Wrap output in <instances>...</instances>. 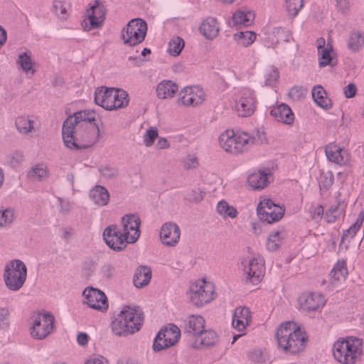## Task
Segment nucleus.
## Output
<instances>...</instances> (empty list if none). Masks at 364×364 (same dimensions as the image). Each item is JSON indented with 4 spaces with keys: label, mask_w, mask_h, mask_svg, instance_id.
I'll return each instance as SVG.
<instances>
[{
    "label": "nucleus",
    "mask_w": 364,
    "mask_h": 364,
    "mask_svg": "<svg viewBox=\"0 0 364 364\" xmlns=\"http://www.w3.org/2000/svg\"><path fill=\"white\" fill-rule=\"evenodd\" d=\"M94 110L85 109L70 115L63 122L62 136L65 146L70 149H87L97 142L100 129Z\"/></svg>",
    "instance_id": "f257e3e1"
},
{
    "label": "nucleus",
    "mask_w": 364,
    "mask_h": 364,
    "mask_svg": "<svg viewBox=\"0 0 364 364\" xmlns=\"http://www.w3.org/2000/svg\"><path fill=\"white\" fill-rule=\"evenodd\" d=\"M266 140L265 133L258 129L252 134L246 132H235L233 130H226L218 139L221 148L225 152L234 155L247 151L253 144H261Z\"/></svg>",
    "instance_id": "f03ea898"
},
{
    "label": "nucleus",
    "mask_w": 364,
    "mask_h": 364,
    "mask_svg": "<svg viewBox=\"0 0 364 364\" xmlns=\"http://www.w3.org/2000/svg\"><path fill=\"white\" fill-rule=\"evenodd\" d=\"M278 346L286 353L296 354L302 351L306 345L308 337L293 322L282 323L276 332Z\"/></svg>",
    "instance_id": "7ed1b4c3"
},
{
    "label": "nucleus",
    "mask_w": 364,
    "mask_h": 364,
    "mask_svg": "<svg viewBox=\"0 0 364 364\" xmlns=\"http://www.w3.org/2000/svg\"><path fill=\"white\" fill-rule=\"evenodd\" d=\"M144 322V314L139 307L124 306L112 321L111 327L117 336H127L139 331Z\"/></svg>",
    "instance_id": "20e7f679"
},
{
    "label": "nucleus",
    "mask_w": 364,
    "mask_h": 364,
    "mask_svg": "<svg viewBox=\"0 0 364 364\" xmlns=\"http://www.w3.org/2000/svg\"><path fill=\"white\" fill-rule=\"evenodd\" d=\"M335 359L342 364H355L361 360L363 340L355 337H347L336 341L333 346Z\"/></svg>",
    "instance_id": "39448f33"
},
{
    "label": "nucleus",
    "mask_w": 364,
    "mask_h": 364,
    "mask_svg": "<svg viewBox=\"0 0 364 364\" xmlns=\"http://www.w3.org/2000/svg\"><path fill=\"white\" fill-rule=\"evenodd\" d=\"M95 102L106 110L126 107L129 96L126 91L114 87H100L95 91Z\"/></svg>",
    "instance_id": "423d86ee"
},
{
    "label": "nucleus",
    "mask_w": 364,
    "mask_h": 364,
    "mask_svg": "<svg viewBox=\"0 0 364 364\" xmlns=\"http://www.w3.org/2000/svg\"><path fill=\"white\" fill-rule=\"evenodd\" d=\"M27 277V268L20 259H13L4 268V279L6 287L11 291H18L23 285Z\"/></svg>",
    "instance_id": "0eeeda50"
},
{
    "label": "nucleus",
    "mask_w": 364,
    "mask_h": 364,
    "mask_svg": "<svg viewBox=\"0 0 364 364\" xmlns=\"http://www.w3.org/2000/svg\"><path fill=\"white\" fill-rule=\"evenodd\" d=\"M146 32V22L141 18H133L122 28L121 38L124 44L134 46L144 40Z\"/></svg>",
    "instance_id": "6e6552de"
},
{
    "label": "nucleus",
    "mask_w": 364,
    "mask_h": 364,
    "mask_svg": "<svg viewBox=\"0 0 364 364\" xmlns=\"http://www.w3.org/2000/svg\"><path fill=\"white\" fill-rule=\"evenodd\" d=\"M214 285L205 280L192 284L188 292L191 303L196 306L208 304L215 298Z\"/></svg>",
    "instance_id": "1a4fd4ad"
},
{
    "label": "nucleus",
    "mask_w": 364,
    "mask_h": 364,
    "mask_svg": "<svg viewBox=\"0 0 364 364\" xmlns=\"http://www.w3.org/2000/svg\"><path fill=\"white\" fill-rule=\"evenodd\" d=\"M106 9L100 0H95L85 13V18L82 22L83 30L89 31L102 26L105 20Z\"/></svg>",
    "instance_id": "9d476101"
},
{
    "label": "nucleus",
    "mask_w": 364,
    "mask_h": 364,
    "mask_svg": "<svg viewBox=\"0 0 364 364\" xmlns=\"http://www.w3.org/2000/svg\"><path fill=\"white\" fill-rule=\"evenodd\" d=\"M54 321L55 318L50 313L37 314L31 327V336L38 340L46 338L53 332Z\"/></svg>",
    "instance_id": "9b49d317"
},
{
    "label": "nucleus",
    "mask_w": 364,
    "mask_h": 364,
    "mask_svg": "<svg viewBox=\"0 0 364 364\" xmlns=\"http://www.w3.org/2000/svg\"><path fill=\"white\" fill-rule=\"evenodd\" d=\"M181 336L180 329L174 324H169L168 326L161 328L156 335L154 343V351H159L175 345Z\"/></svg>",
    "instance_id": "f8f14e48"
},
{
    "label": "nucleus",
    "mask_w": 364,
    "mask_h": 364,
    "mask_svg": "<svg viewBox=\"0 0 364 364\" xmlns=\"http://www.w3.org/2000/svg\"><path fill=\"white\" fill-rule=\"evenodd\" d=\"M257 213L260 220L270 224L283 217L284 209L276 205L271 199H264L258 204Z\"/></svg>",
    "instance_id": "ddd939ff"
},
{
    "label": "nucleus",
    "mask_w": 364,
    "mask_h": 364,
    "mask_svg": "<svg viewBox=\"0 0 364 364\" xmlns=\"http://www.w3.org/2000/svg\"><path fill=\"white\" fill-rule=\"evenodd\" d=\"M103 239L107 245L112 250L120 252L129 243L128 236L124 232H121L116 225L107 227L103 232Z\"/></svg>",
    "instance_id": "4468645a"
},
{
    "label": "nucleus",
    "mask_w": 364,
    "mask_h": 364,
    "mask_svg": "<svg viewBox=\"0 0 364 364\" xmlns=\"http://www.w3.org/2000/svg\"><path fill=\"white\" fill-rule=\"evenodd\" d=\"M82 296L84 303L89 307L102 312L107 310L108 300L102 291L92 287H87L83 290Z\"/></svg>",
    "instance_id": "2eb2a0df"
},
{
    "label": "nucleus",
    "mask_w": 364,
    "mask_h": 364,
    "mask_svg": "<svg viewBox=\"0 0 364 364\" xmlns=\"http://www.w3.org/2000/svg\"><path fill=\"white\" fill-rule=\"evenodd\" d=\"M264 261L262 258H252L244 264L243 271L246 283L256 285L259 284L264 274Z\"/></svg>",
    "instance_id": "dca6fc26"
},
{
    "label": "nucleus",
    "mask_w": 364,
    "mask_h": 364,
    "mask_svg": "<svg viewBox=\"0 0 364 364\" xmlns=\"http://www.w3.org/2000/svg\"><path fill=\"white\" fill-rule=\"evenodd\" d=\"M205 100V93L198 87H186L178 94V103L184 106L196 107L201 105Z\"/></svg>",
    "instance_id": "f3484780"
},
{
    "label": "nucleus",
    "mask_w": 364,
    "mask_h": 364,
    "mask_svg": "<svg viewBox=\"0 0 364 364\" xmlns=\"http://www.w3.org/2000/svg\"><path fill=\"white\" fill-rule=\"evenodd\" d=\"M236 110L239 116L246 117L252 114L256 108V99L254 92L250 89H243L240 98L237 102Z\"/></svg>",
    "instance_id": "a211bd4d"
},
{
    "label": "nucleus",
    "mask_w": 364,
    "mask_h": 364,
    "mask_svg": "<svg viewBox=\"0 0 364 364\" xmlns=\"http://www.w3.org/2000/svg\"><path fill=\"white\" fill-rule=\"evenodd\" d=\"M300 308L306 312L316 311L321 309L326 299L321 294L304 293L298 299Z\"/></svg>",
    "instance_id": "6ab92c4d"
},
{
    "label": "nucleus",
    "mask_w": 364,
    "mask_h": 364,
    "mask_svg": "<svg viewBox=\"0 0 364 364\" xmlns=\"http://www.w3.org/2000/svg\"><path fill=\"white\" fill-rule=\"evenodd\" d=\"M123 231L128 236L129 243L135 242L139 235L140 219L134 214H127L122 218Z\"/></svg>",
    "instance_id": "aec40b11"
},
{
    "label": "nucleus",
    "mask_w": 364,
    "mask_h": 364,
    "mask_svg": "<svg viewBox=\"0 0 364 364\" xmlns=\"http://www.w3.org/2000/svg\"><path fill=\"white\" fill-rule=\"evenodd\" d=\"M181 235L179 227L173 222L164 223L160 230V238L163 244L174 246L178 243Z\"/></svg>",
    "instance_id": "412c9836"
},
{
    "label": "nucleus",
    "mask_w": 364,
    "mask_h": 364,
    "mask_svg": "<svg viewBox=\"0 0 364 364\" xmlns=\"http://www.w3.org/2000/svg\"><path fill=\"white\" fill-rule=\"evenodd\" d=\"M325 153L328 159L338 165H345L348 161L346 150L336 144L331 143L326 146Z\"/></svg>",
    "instance_id": "4be33fe9"
},
{
    "label": "nucleus",
    "mask_w": 364,
    "mask_h": 364,
    "mask_svg": "<svg viewBox=\"0 0 364 364\" xmlns=\"http://www.w3.org/2000/svg\"><path fill=\"white\" fill-rule=\"evenodd\" d=\"M251 322V313L247 307H237L235 310L232 325L238 331H243Z\"/></svg>",
    "instance_id": "5701e85b"
},
{
    "label": "nucleus",
    "mask_w": 364,
    "mask_h": 364,
    "mask_svg": "<svg viewBox=\"0 0 364 364\" xmlns=\"http://www.w3.org/2000/svg\"><path fill=\"white\" fill-rule=\"evenodd\" d=\"M270 114L277 121L286 124H291L294 120V115L291 108L284 103L273 107L270 111Z\"/></svg>",
    "instance_id": "b1692460"
},
{
    "label": "nucleus",
    "mask_w": 364,
    "mask_h": 364,
    "mask_svg": "<svg viewBox=\"0 0 364 364\" xmlns=\"http://www.w3.org/2000/svg\"><path fill=\"white\" fill-rule=\"evenodd\" d=\"M205 320L201 316L191 315L186 323V332L194 338L204 329Z\"/></svg>",
    "instance_id": "393cba45"
},
{
    "label": "nucleus",
    "mask_w": 364,
    "mask_h": 364,
    "mask_svg": "<svg viewBox=\"0 0 364 364\" xmlns=\"http://www.w3.org/2000/svg\"><path fill=\"white\" fill-rule=\"evenodd\" d=\"M200 31L207 39L215 38L219 33V26L216 18L208 17L204 20L200 26Z\"/></svg>",
    "instance_id": "a878e982"
},
{
    "label": "nucleus",
    "mask_w": 364,
    "mask_h": 364,
    "mask_svg": "<svg viewBox=\"0 0 364 364\" xmlns=\"http://www.w3.org/2000/svg\"><path fill=\"white\" fill-rule=\"evenodd\" d=\"M151 278V269L146 266H140L135 271L133 283L136 288H142L149 283Z\"/></svg>",
    "instance_id": "bb28decb"
},
{
    "label": "nucleus",
    "mask_w": 364,
    "mask_h": 364,
    "mask_svg": "<svg viewBox=\"0 0 364 364\" xmlns=\"http://www.w3.org/2000/svg\"><path fill=\"white\" fill-rule=\"evenodd\" d=\"M89 196L99 206L106 205L109 200V193L102 186H95L90 190Z\"/></svg>",
    "instance_id": "cd10ccee"
},
{
    "label": "nucleus",
    "mask_w": 364,
    "mask_h": 364,
    "mask_svg": "<svg viewBox=\"0 0 364 364\" xmlns=\"http://www.w3.org/2000/svg\"><path fill=\"white\" fill-rule=\"evenodd\" d=\"M178 90V85L171 80H164L157 85L156 95L160 99L171 98Z\"/></svg>",
    "instance_id": "c85d7f7f"
},
{
    "label": "nucleus",
    "mask_w": 364,
    "mask_h": 364,
    "mask_svg": "<svg viewBox=\"0 0 364 364\" xmlns=\"http://www.w3.org/2000/svg\"><path fill=\"white\" fill-rule=\"evenodd\" d=\"M311 95L316 104L326 109L331 107V100L327 97L326 90L321 85H316L313 87Z\"/></svg>",
    "instance_id": "c756f323"
},
{
    "label": "nucleus",
    "mask_w": 364,
    "mask_h": 364,
    "mask_svg": "<svg viewBox=\"0 0 364 364\" xmlns=\"http://www.w3.org/2000/svg\"><path fill=\"white\" fill-rule=\"evenodd\" d=\"M269 174L259 171L249 175L247 178L248 184L255 190L262 189L267 186L269 183Z\"/></svg>",
    "instance_id": "7c9ffc66"
},
{
    "label": "nucleus",
    "mask_w": 364,
    "mask_h": 364,
    "mask_svg": "<svg viewBox=\"0 0 364 364\" xmlns=\"http://www.w3.org/2000/svg\"><path fill=\"white\" fill-rule=\"evenodd\" d=\"M255 14L250 11L238 10L235 12L232 17L233 26H249L253 23Z\"/></svg>",
    "instance_id": "2f4dec72"
},
{
    "label": "nucleus",
    "mask_w": 364,
    "mask_h": 364,
    "mask_svg": "<svg viewBox=\"0 0 364 364\" xmlns=\"http://www.w3.org/2000/svg\"><path fill=\"white\" fill-rule=\"evenodd\" d=\"M287 234L284 228H279L272 231L267 238V248L269 251L277 250L281 244V242L286 237Z\"/></svg>",
    "instance_id": "473e14b6"
},
{
    "label": "nucleus",
    "mask_w": 364,
    "mask_h": 364,
    "mask_svg": "<svg viewBox=\"0 0 364 364\" xmlns=\"http://www.w3.org/2000/svg\"><path fill=\"white\" fill-rule=\"evenodd\" d=\"M318 45L317 46V49L319 56V66L324 67L331 63V56L330 55V52L332 47L329 44L325 46V40L323 38H320L318 40Z\"/></svg>",
    "instance_id": "72a5a7b5"
},
{
    "label": "nucleus",
    "mask_w": 364,
    "mask_h": 364,
    "mask_svg": "<svg viewBox=\"0 0 364 364\" xmlns=\"http://www.w3.org/2000/svg\"><path fill=\"white\" fill-rule=\"evenodd\" d=\"M364 46V32L352 31L349 34L347 47L351 51H358Z\"/></svg>",
    "instance_id": "f704fd0d"
},
{
    "label": "nucleus",
    "mask_w": 364,
    "mask_h": 364,
    "mask_svg": "<svg viewBox=\"0 0 364 364\" xmlns=\"http://www.w3.org/2000/svg\"><path fill=\"white\" fill-rule=\"evenodd\" d=\"M48 176L49 173L47 167L41 164L33 166L27 173L28 178L38 181L46 179Z\"/></svg>",
    "instance_id": "c9c22d12"
},
{
    "label": "nucleus",
    "mask_w": 364,
    "mask_h": 364,
    "mask_svg": "<svg viewBox=\"0 0 364 364\" xmlns=\"http://www.w3.org/2000/svg\"><path fill=\"white\" fill-rule=\"evenodd\" d=\"M344 214L343 205L341 201H337L335 205H332L326 212L325 220L328 223H332L341 218Z\"/></svg>",
    "instance_id": "e433bc0d"
},
{
    "label": "nucleus",
    "mask_w": 364,
    "mask_h": 364,
    "mask_svg": "<svg viewBox=\"0 0 364 364\" xmlns=\"http://www.w3.org/2000/svg\"><path fill=\"white\" fill-rule=\"evenodd\" d=\"M34 122L28 117L21 116L16 119L15 125L18 132L23 134H28L34 130Z\"/></svg>",
    "instance_id": "4c0bfd02"
},
{
    "label": "nucleus",
    "mask_w": 364,
    "mask_h": 364,
    "mask_svg": "<svg viewBox=\"0 0 364 364\" xmlns=\"http://www.w3.org/2000/svg\"><path fill=\"white\" fill-rule=\"evenodd\" d=\"M217 341V335L212 330L205 331L203 329L195 338L196 345L198 343L200 345L210 346Z\"/></svg>",
    "instance_id": "58836bf2"
},
{
    "label": "nucleus",
    "mask_w": 364,
    "mask_h": 364,
    "mask_svg": "<svg viewBox=\"0 0 364 364\" xmlns=\"http://www.w3.org/2000/svg\"><path fill=\"white\" fill-rule=\"evenodd\" d=\"M363 221L364 211L362 210L359 213L356 221L343 232L341 237V241L343 242L345 240L353 238L363 225Z\"/></svg>",
    "instance_id": "ea45409f"
},
{
    "label": "nucleus",
    "mask_w": 364,
    "mask_h": 364,
    "mask_svg": "<svg viewBox=\"0 0 364 364\" xmlns=\"http://www.w3.org/2000/svg\"><path fill=\"white\" fill-rule=\"evenodd\" d=\"M24 160L22 151L15 150L9 153L5 157V164L11 168H17Z\"/></svg>",
    "instance_id": "a19ab883"
},
{
    "label": "nucleus",
    "mask_w": 364,
    "mask_h": 364,
    "mask_svg": "<svg viewBox=\"0 0 364 364\" xmlns=\"http://www.w3.org/2000/svg\"><path fill=\"white\" fill-rule=\"evenodd\" d=\"M98 171L100 176L106 181H114L119 175L117 168L109 164L101 165L99 166Z\"/></svg>",
    "instance_id": "79ce46f5"
},
{
    "label": "nucleus",
    "mask_w": 364,
    "mask_h": 364,
    "mask_svg": "<svg viewBox=\"0 0 364 364\" xmlns=\"http://www.w3.org/2000/svg\"><path fill=\"white\" fill-rule=\"evenodd\" d=\"M217 211L221 216L226 218L230 217V218H235L237 217V211L236 208L232 205H230L225 200H220L217 205Z\"/></svg>",
    "instance_id": "37998d69"
},
{
    "label": "nucleus",
    "mask_w": 364,
    "mask_h": 364,
    "mask_svg": "<svg viewBox=\"0 0 364 364\" xmlns=\"http://www.w3.org/2000/svg\"><path fill=\"white\" fill-rule=\"evenodd\" d=\"M234 38L242 46H247L255 41L256 35L252 31H241L235 33L234 35Z\"/></svg>",
    "instance_id": "c03bdc74"
},
{
    "label": "nucleus",
    "mask_w": 364,
    "mask_h": 364,
    "mask_svg": "<svg viewBox=\"0 0 364 364\" xmlns=\"http://www.w3.org/2000/svg\"><path fill=\"white\" fill-rule=\"evenodd\" d=\"M17 63L21 69L26 73H31L34 74L35 70L33 68V63L31 55L27 53H22L18 55Z\"/></svg>",
    "instance_id": "a18cd8bd"
},
{
    "label": "nucleus",
    "mask_w": 364,
    "mask_h": 364,
    "mask_svg": "<svg viewBox=\"0 0 364 364\" xmlns=\"http://www.w3.org/2000/svg\"><path fill=\"white\" fill-rule=\"evenodd\" d=\"M70 8L68 0H54L53 3V11L57 15H61L63 18L68 16V9Z\"/></svg>",
    "instance_id": "49530a36"
},
{
    "label": "nucleus",
    "mask_w": 364,
    "mask_h": 364,
    "mask_svg": "<svg viewBox=\"0 0 364 364\" xmlns=\"http://www.w3.org/2000/svg\"><path fill=\"white\" fill-rule=\"evenodd\" d=\"M184 41L181 37H174L168 43V51L173 56L178 55L184 47Z\"/></svg>",
    "instance_id": "de8ad7c7"
},
{
    "label": "nucleus",
    "mask_w": 364,
    "mask_h": 364,
    "mask_svg": "<svg viewBox=\"0 0 364 364\" xmlns=\"http://www.w3.org/2000/svg\"><path fill=\"white\" fill-rule=\"evenodd\" d=\"M348 274L346 263L344 262H338L331 272V276L336 281L345 279Z\"/></svg>",
    "instance_id": "09e8293b"
},
{
    "label": "nucleus",
    "mask_w": 364,
    "mask_h": 364,
    "mask_svg": "<svg viewBox=\"0 0 364 364\" xmlns=\"http://www.w3.org/2000/svg\"><path fill=\"white\" fill-rule=\"evenodd\" d=\"M303 0L285 1V6L287 14L291 18H294L298 14L299 11L303 7Z\"/></svg>",
    "instance_id": "8fccbe9b"
},
{
    "label": "nucleus",
    "mask_w": 364,
    "mask_h": 364,
    "mask_svg": "<svg viewBox=\"0 0 364 364\" xmlns=\"http://www.w3.org/2000/svg\"><path fill=\"white\" fill-rule=\"evenodd\" d=\"M279 77V73L276 67L272 66L266 70L265 85L268 86H274Z\"/></svg>",
    "instance_id": "3c124183"
},
{
    "label": "nucleus",
    "mask_w": 364,
    "mask_h": 364,
    "mask_svg": "<svg viewBox=\"0 0 364 364\" xmlns=\"http://www.w3.org/2000/svg\"><path fill=\"white\" fill-rule=\"evenodd\" d=\"M250 359L257 363H264L269 360L268 354L261 349H254L249 353Z\"/></svg>",
    "instance_id": "603ef678"
},
{
    "label": "nucleus",
    "mask_w": 364,
    "mask_h": 364,
    "mask_svg": "<svg viewBox=\"0 0 364 364\" xmlns=\"http://www.w3.org/2000/svg\"><path fill=\"white\" fill-rule=\"evenodd\" d=\"M159 132L156 127H150L143 136V141L146 147L154 144L155 139L158 137Z\"/></svg>",
    "instance_id": "864d4df0"
},
{
    "label": "nucleus",
    "mask_w": 364,
    "mask_h": 364,
    "mask_svg": "<svg viewBox=\"0 0 364 364\" xmlns=\"http://www.w3.org/2000/svg\"><path fill=\"white\" fill-rule=\"evenodd\" d=\"M14 219V210L5 209L0 211V228L10 225Z\"/></svg>",
    "instance_id": "5fc2aeb1"
},
{
    "label": "nucleus",
    "mask_w": 364,
    "mask_h": 364,
    "mask_svg": "<svg viewBox=\"0 0 364 364\" xmlns=\"http://www.w3.org/2000/svg\"><path fill=\"white\" fill-rule=\"evenodd\" d=\"M10 311L6 307L0 308V331H6L9 326Z\"/></svg>",
    "instance_id": "6e6d98bb"
},
{
    "label": "nucleus",
    "mask_w": 364,
    "mask_h": 364,
    "mask_svg": "<svg viewBox=\"0 0 364 364\" xmlns=\"http://www.w3.org/2000/svg\"><path fill=\"white\" fill-rule=\"evenodd\" d=\"M333 180L334 176L331 171L321 173L318 181L320 188L328 189L332 186Z\"/></svg>",
    "instance_id": "4d7b16f0"
},
{
    "label": "nucleus",
    "mask_w": 364,
    "mask_h": 364,
    "mask_svg": "<svg viewBox=\"0 0 364 364\" xmlns=\"http://www.w3.org/2000/svg\"><path fill=\"white\" fill-rule=\"evenodd\" d=\"M306 90L302 87L294 86L290 89L289 92V97L294 100L298 101L305 97Z\"/></svg>",
    "instance_id": "13d9d810"
},
{
    "label": "nucleus",
    "mask_w": 364,
    "mask_h": 364,
    "mask_svg": "<svg viewBox=\"0 0 364 364\" xmlns=\"http://www.w3.org/2000/svg\"><path fill=\"white\" fill-rule=\"evenodd\" d=\"M204 193L199 188L191 190L186 195V199L190 202L199 203L204 197Z\"/></svg>",
    "instance_id": "bf43d9fd"
},
{
    "label": "nucleus",
    "mask_w": 364,
    "mask_h": 364,
    "mask_svg": "<svg viewBox=\"0 0 364 364\" xmlns=\"http://www.w3.org/2000/svg\"><path fill=\"white\" fill-rule=\"evenodd\" d=\"M101 271L104 277L111 279L114 275L115 267L112 264L107 263L102 266Z\"/></svg>",
    "instance_id": "052dcab7"
},
{
    "label": "nucleus",
    "mask_w": 364,
    "mask_h": 364,
    "mask_svg": "<svg viewBox=\"0 0 364 364\" xmlns=\"http://www.w3.org/2000/svg\"><path fill=\"white\" fill-rule=\"evenodd\" d=\"M356 87L353 83H349L344 88V95L347 98H351L355 96Z\"/></svg>",
    "instance_id": "680f3d73"
},
{
    "label": "nucleus",
    "mask_w": 364,
    "mask_h": 364,
    "mask_svg": "<svg viewBox=\"0 0 364 364\" xmlns=\"http://www.w3.org/2000/svg\"><path fill=\"white\" fill-rule=\"evenodd\" d=\"M89 341V336L86 333L80 332L77 336V341L80 346H86Z\"/></svg>",
    "instance_id": "e2e57ef3"
},
{
    "label": "nucleus",
    "mask_w": 364,
    "mask_h": 364,
    "mask_svg": "<svg viewBox=\"0 0 364 364\" xmlns=\"http://www.w3.org/2000/svg\"><path fill=\"white\" fill-rule=\"evenodd\" d=\"M336 6L339 8L342 13H344L348 10L350 4L348 0H336Z\"/></svg>",
    "instance_id": "0e129e2a"
},
{
    "label": "nucleus",
    "mask_w": 364,
    "mask_h": 364,
    "mask_svg": "<svg viewBox=\"0 0 364 364\" xmlns=\"http://www.w3.org/2000/svg\"><path fill=\"white\" fill-rule=\"evenodd\" d=\"M170 143L164 137H160L156 144V147L159 149H168Z\"/></svg>",
    "instance_id": "69168bd1"
},
{
    "label": "nucleus",
    "mask_w": 364,
    "mask_h": 364,
    "mask_svg": "<svg viewBox=\"0 0 364 364\" xmlns=\"http://www.w3.org/2000/svg\"><path fill=\"white\" fill-rule=\"evenodd\" d=\"M117 364H139V363L132 358L122 357L117 360Z\"/></svg>",
    "instance_id": "338daca9"
},
{
    "label": "nucleus",
    "mask_w": 364,
    "mask_h": 364,
    "mask_svg": "<svg viewBox=\"0 0 364 364\" xmlns=\"http://www.w3.org/2000/svg\"><path fill=\"white\" fill-rule=\"evenodd\" d=\"M85 364H108V361L104 358H95L88 360Z\"/></svg>",
    "instance_id": "774afa93"
}]
</instances>
